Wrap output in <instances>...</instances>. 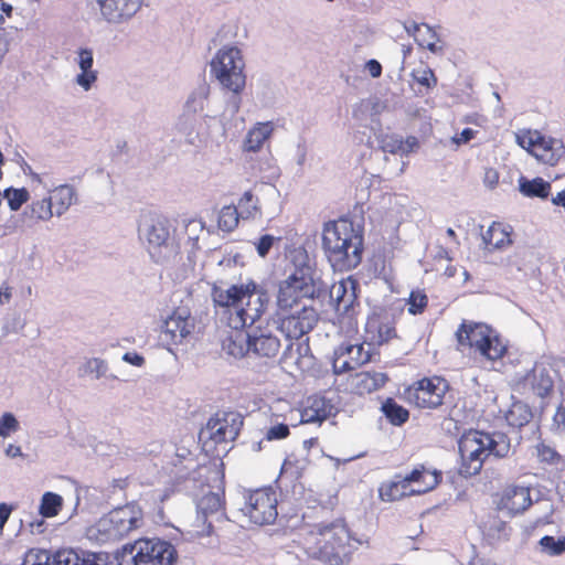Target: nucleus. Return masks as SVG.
<instances>
[{
	"instance_id": "1",
	"label": "nucleus",
	"mask_w": 565,
	"mask_h": 565,
	"mask_svg": "<svg viewBox=\"0 0 565 565\" xmlns=\"http://www.w3.org/2000/svg\"><path fill=\"white\" fill-rule=\"evenodd\" d=\"M322 247L334 270H351L362 262L363 232L349 218L330 221L323 226Z\"/></svg>"
},
{
	"instance_id": "2",
	"label": "nucleus",
	"mask_w": 565,
	"mask_h": 565,
	"mask_svg": "<svg viewBox=\"0 0 565 565\" xmlns=\"http://www.w3.org/2000/svg\"><path fill=\"white\" fill-rule=\"evenodd\" d=\"M300 263L295 270L280 284L277 305L280 309L301 307L306 301L324 300L328 282L322 279L321 271L312 266L306 253H300Z\"/></svg>"
},
{
	"instance_id": "3",
	"label": "nucleus",
	"mask_w": 565,
	"mask_h": 565,
	"mask_svg": "<svg viewBox=\"0 0 565 565\" xmlns=\"http://www.w3.org/2000/svg\"><path fill=\"white\" fill-rule=\"evenodd\" d=\"M458 450L461 459L458 472L469 478L481 471L484 460L490 456L507 458L511 451V441L502 431L470 430L459 439Z\"/></svg>"
},
{
	"instance_id": "4",
	"label": "nucleus",
	"mask_w": 565,
	"mask_h": 565,
	"mask_svg": "<svg viewBox=\"0 0 565 565\" xmlns=\"http://www.w3.org/2000/svg\"><path fill=\"white\" fill-rule=\"evenodd\" d=\"M247 296V285H232L227 289L214 286L212 298L216 307L223 308L230 335L224 341V349L235 359H242L247 354L246 309L243 300Z\"/></svg>"
},
{
	"instance_id": "5",
	"label": "nucleus",
	"mask_w": 565,
	"mask_h": 565,
	"mask_svg": "<svg viewBox=\"0 0 565 565\" xmlns=\"http://www.w3.org/2000/svg\"><path fill=\"white\" fill-rule=\"evenodd\" d=\"M356 540L350 535V531L342 522H333L324 526H318L305 537L303 548L311 558L321 561L328 565H342L348 562Z\"/></svg>"
},
{
	"instance_id": "6",
	"label": "nucleus",
	"mask_w": 565,
	"mask_h": 565,
	"mask_svg": "<svg viewBox=\"0 0 565 565\" xmlns=\"http://www.w3.org/2000/svg\"><path fill=\"white\" fill-rule=\"evenodd\" d=\"M143 524V511L137 503H127L103 515L88 529L89 539L100 544L115 543Z\"/></svg>"
},
{
	"instance_id": "7",
	"label": "nucleus",
	"mask_w": 565,
	"mask_h": 565,
	"mask_svg": "<svg viewBox=\"0 0 565 565\" xmlns=\"http://www.w3.org/2000/svg\"><path fill=\"white\" fill-rule=\"evenodd\" d=\"M115 558L118 565H173L178 553L168 541L141 537L125 544L116 552Z\"/></svg>"
},
{
	"instance_id": "8",
	"label": "nucleus",
	"mask_w": 565,
	"mask_h": 565,
	"mask_svg": "<svg viewBox=\"0 0 565 565\" xmlns=\"http://www.w3.org/2000/svg\"><path fill=\"white\" fill-rule=\"evenodd\" d=\"M244 417L236 412H217L206 423L201 431L203 449L213 456L228 451V445L239 435Z\"/></svg>"
},
{
	"instance_id": "9",
	"label": "nucleus",
	"mask_w": 565,
	"mask_h": 565,
	"mask_svg": "<svg viewBox=\"0 0 565 565\" xmlns=\"http://www.w3.org/2000/svg\"><path fill=\"white\" fill-rule=\"evenodd\" d=\"M456 337L460 345L473 348L489 361H497L507 352V345L498 333L484 323L462 321Z\"/></svg>"
},
{
	"instance_id": "10",
	"label": "nucleus",
	"mask_w": 565,
	"mask_h": 565,
	"mask_svg": "<svg viewBox=\"0 0 565 565\" xmlns=\"http://www.w3.org/2000/svg\"><path fill=\"white\" fill-rule=\"evenodd\" d=\"M244 58L236 47L221 50L211 62V73L227 89L238 93L244 89Z\"/></svg>"
},
{
	"instance_id": "11",
	"label": "nucleus",
	"mask_w": 565,
	"mask_h": 565,
	"mask_svg": "<svg viewBox=\"0 0 565 565\" xmlns=\"http://www.w3.org/2000/svg\"><path fill=\"white\" fill-rule=\"evenodd\" d=\"M554 375L552 367L536 363L526 374L516 377V390L523 394L545 397L553 391Z\"/></svg>"
},
{
	"instance_id": "12",
	"label": "nucleus",
	"mask_w": 565,
	"mask_h": 565,
	"mask_svg": "<svg viewBox=\"0 0 565 565\" xmlns=\"http://www.w3.org/2000/svg\"><path fill=\"white\" fill-rule=\"evenodd\" d=\"M277 494L271 488L257 489L249 493V522L257 525L271 524L277 519Z\"/></svg>"
},
{
	"instance_id": "13",
	"label": "nucleus",
	"mask_w": 565,
	"mask_h": 565,
	"mask_svg": "<svg viewBox=\"0 0 565 565\" xmlns=\"http://www.w3.org/2000/svg\"><path fill=\"white\" fill-rule=\"evenodd\" d=\"M317 322V312L311 305L303 303L281 319L280 329L289 339H299L310 332Z\"/></svg>"
},
{
	"instance_id": "14",
	"label": "nucleus",
	"mask_w": 565,
	"mask_h": 565,
	"mask_svg": "<svg viewBox=\"0 0 565 565\" xmlns=\"http://www.w3.org/2000/svg\"><path fill=\"white\" fill-rule=\"evenodd\" d=\"M527 145L539 161L552 167L565 157V146L561 139L542 136L539 131L530 136Z\"/></svg>"
},
{
	"instance_id": "15",
	"label": "nucleus",
	"mask_w": 565,
	"mask_h": 565,
	"mask_svg": "<svg viewBox=\"0 0 565 565\" xmlns=\"http://www.w3.org/2000/svg\"><path fill=\"white\" fill-rule=\"evenodd\" d=\"M448 383L440 377L423 379L414 390L415 403L422 408H437L443 404Z\"/></svg>"
},
{
	"instance_id": "16",
	"label": "nucleus",
	"mask_w": 565,
	"mask_h": 565,
	"mask_svg": "<svg viewBox=\"0 0 565 565\" xmlns=\"http://www.w3.org/2000/svg\"><path fill=\"white\" fill-rule=\"evenodd\" d=\"M532 503L533 501L529 487L509 486L501 493L498 502V510L508 516L513 518L524 513Z\"/></svg>"
},
{
	"instance_id": "17",
	"label": "nucleus",
	"mask_w": 565,
	"mask_h": 565,
	"mask_svg": "<svg viewBox=\"0 0 565 565\" xmlns=\"http://www.w3.org/2000/svg\"><path fill=\"white\" fill-rule=\"evenodd\" d=\"M279 167L276 164L269 149L255 158L249 156V182L254 179L275 191L274 182L279 178Z\"/></svg>"
},
{
	"instance_id": "18",
	"label": "nucleus",
	"mask_w": 565,
	"mask_h": 565,
	"mask_svg": "<svg viewBox=\"0 0 565 565\" xmlns=\"http://www.w3.org/2000/svg\"><path fill=\"white\" fill-rule=\"evenodd\" d=\"M147 249L156 262L164 257L163 249L168 247L170 239L169 221L164 216H156L146 232Z\"/></svg>"
},
{
	"instance_id": "19",
	"label": "nucleus",
	"mask_w": 565,
	"mask_h": 565,
	"mask_svg": "<svg viewBox=\"0 0 565 565\" xmlns=\"http://www.w3.org/2000/svg\"><path fill=\"white\" fill-rule=\"evenodd\" d=\"M102 15L113 23L130 19L139 10L141 0H97Z\"/></svg>"
},
{
	"instance_id": "20",
	"label": "nucleus",
	"mask_w": 565,
	"mask_h": 565,
	"mask_svg": "<svg viewBox=\"0 0 565 565\" xmlns=\"http://www.w3.org/2000/svg\"><path fill=\"white\" fill-rule=\"evenodd\" d=\"M280 347V342L270 331L260 327L249 328V352L266 359L274 358Z\"/></svg>"
},
{
	"instance_id": "21",
	"label": "nucleus",
	"mask_w": 565,
	"mask_h": 565,
	"mask_svg": "<svg viewBox=\"0 0 565 565\" xmlns=\"http://www.w3.org/2000/svg\"><path fill=\"white\" fill-rule=\"evenodd\" d=\"M333 411V405L323 396L315 395L307 398L306 406L300 412V423L321 424Z\"/></svg>"
},
{
	"instance_id": "22",
	"label": "nucleus",
	"mask_w": 565,
	"mask_h": 565,
	"mask_svg": "<svg viewBox=\"0 0 565 565\" xmlns=\"http://www.w3.org/2000/svg\"><path fill=\"white\" fill-rule=\"evenodd\" d=\"M77 64L81 73L76 75L75 82L84 90H89L97 81L98 72L93 68L94 55L90 49L81 47L77 51Z\"/></svg>"
},
{
	"instance_id": "23",
	"label": "nucleus",
	"mask_w": 565,
	"mask_h": 565,
	"mask_svg": "<svg viewBox=\"0 0 565 565\" xmlns=\"http://www.w3.org/2000/svg\"><path fill=\"white\" fill-rule=\"evenodd\" d=\"M426 471L424 466L414 468L408 475H406L401 482H392L387 487L380 489V497L384 501H395L406 494V488L412 483L416 487L420 482V479Z\"/></svg>"
},
{
	"instance_id": "24",
	"label": "nucleus",
	"mask_w": 565,
	"mask_h": 565,
	"mask_svg": "<svg viewBox=\"0 0 565 565\" xmlns=\"http://www.w3.org/2000/svg\"><path fill=\"white\" fill-rule=\"evenodd\" d=\"M193 329V323L189 318L172 315L162 326V333L167 341L178 344L186 338Z\"/></svg>"
},
{
	"instance_id": "25",
	"label": "nucleus",
	"mask_w": 565,
	"mask_h": 565,
	"mask_svg": "<svg viewBox=\"0 0 565 565\" xmlns=\"http://www.w3.org/2000/svg\"><path fill=\"white\" fill-rule=\"evenodd\" d=\"M481 236L484 249L488 252L504 249L512 243L510 232L498 222H493Z\"/></svg>"
},
{
	"instance_id": "26",
	"label": "nucleus",
	"mask_w": 565,
	"mask_h": 565,
	"mask_svg": "<svg viewBox=\"0 0 565 565\" xmlns=\"http://www.w3.org/2000/svg\"><path fill=\"white\" fill-rule=\"evenodd\" d=\"M47 198L52 202V209H55V214L61 216L75 202L76 193L72 185L62 184L54 188Z\"/></svg>"
},
{
	"instance_id": "27",
	"label": "nucleus",
	"mask_w": 565,
	"mask_h": 565,
	"mask_svg": "<svg viewBox=\"0 0 565 565\" xmlns=\"http://www.w3.org/2000/svg\"><path fill=\"white\" fill-rule=\"evenodd\" d=\"M270 299L271 297L266 289L249 280V308L254 306L253 309L255 311L254 316H249V328L256 320L262 318L263 313L270 305Z\"/></svg>"
},
{
	"instance_id": "28",
	"label": "nucleus",
	"mask_w": 565,
	"mask_h": 565,
	"mask_svg": "<svg viewBox=\"0 0 565 565\" xmlns=\"http://www.w3.org/2000/svg\"><path fill=\"white\" fill-rule=\"evenodd\" d=\"M519 191L526 198L545 200L550 196L551 183L540 177L534 179L521 177L519 179Z\"/></svg>"
},
{
	"instance_id": "29",
	"label": "nucleus",
	"mask_w": 565,
	"mask_h": 565,
	"mask_svg": "<svg viewBox=\"0 0 565 565\" xmlns=\"http://www.w3.org/2000/svg\"><path fill=\"white\" fill-rule=\"evenodd\" d=\"M533 418L531 407L521 401L513 402L505 413V420L513 428H522Z\"/></svg>"
},
{
	"instance_id": "30",
	"label": "nucleus",
	"mask_w": 565,
	"mask_h": 565,
	"mask_svg": "<svg viewBox=\"0 0 565 565\" xmlns=\"http://www.w3.org/2000/svg\"><path fill=\"white\" fill-rule=\"evenodd\" d=\"M387 380L382 372H361L355 375V387L360 394L371 393L384 386Z\"/></svg>"
},
{
	"instance_id": "31",
	"label": "nucleus",
	"mask_w": 565,
	"mask_h": 565,
	"mask_svg": "<svg viewBox=\"0 0 565 565\" xmlns=\"http://www.w3.org/2000/svg\"><path fill=\"white\" fill-rule=\"evenodd\" d=\"M275 130L273 121L256 122L249 129V152H256L263 145L270 139Z\"/></svg>"
},
{
	"instance_id": "32",
	"label": "nucleus",
	"mask_w": 565,
	"mask_h": 565,
	"mask_svg": "<svg viewBox=\"0 0 565 565\" xmlns=\"http://www.w3.org/2000/svg\"><path fill=\"white\" fill-rule=\"evenodd\" d=\"M381 411L387 420L394 426H402L409 418V412L392 397H387L382 403Z\"/></svg>"
},
{
	"instance_id": "33",
	"label": "nucleus",
	"mask_w": 565,
	"mask_h": 565,
	"mask_svg": "<svg viewBox=\"0 0 565 565\" xmlns=\"http://www.w3.org/2000/svg\"><path fill=\"white\" fill-rule=\"evenodd\" d=\"M24 215L33 223L49 221L54 215L49 198L34 200L24 211Z\"/></svg>"
},
{
	"instance_id": "34",
	"label": "nucleus",
	"mask_w": 565,
	"mask_h": 565,
	"mask_svg": "<svg viewBox=\"0 0 565 565\" xmlns=\"http://www.w3.org/2000/svg\"><path fill=\"white\" fill-rule=\"evenodd\" d=\"M370 349L371 344H367V349H365L364 343H343L340 345L341 354H348V358L351 359V364L356 369L371 361L372 354Z\"/></svg>"
},
{
	"instance_id": "35",
	"label": "nucleus",
	"mask_w": 565,
	"mask_h": 565,
	"mask_svg": "<svg viewBox=\"0 0 565 565\" xmlns=\"http://www.w3.org/2000/svg\"><path fill=\"white\" fill-rule=\"evenodd\" d=\"M539 552L550 556H561L565 553V535H544L539 541Z\"/></svg>"
},
{
	"instance_id": "36",
	"label": "nucleus",
	"mask_w": 565,
	"mask_h": 565,
	"mask_svg": "<svg viewBox=\"0 0 565 565\" xmlns=\"http://www.w3.org/2000/svg\"><path fill=\"white\" fill-rule=\"evenodd\" d=\"M196 507L199 512L202 513L204 518H207L223 509L224 497L220 493L207 492L199 499Z\"/></svg>"
},
{
	"instance_id": "37",
	"label": "nucleus",
	"mask_w": 565,
	"mask_h": 565,
	"mask_svg": "<svg viewBox=\"0 0 565 565\" xmlns=\"http://www.w3.org/2000/svg\"><path fill=\"white\" fill-rule=\"evenodd\" d=\"M367 332L377 334L380 344L388 342L391 339L396 337L395 327L390 320H373L369 322Z\"/></svg>"
},
{
	"instance_id": "38",
	"label": "nucleus",
	"mask_w": 565,
	"mask_h": 565,
	"mask_svg": "<svg viewBox=\"0 0 565 565\" xmlns=\"http://www.w3.org/2000/svg\"><path fill=\"white\" fill-rule=\"evenodd\" d=\"M63 507V499L61 495L53 492H45L42 497L40 504V513L44 518L56 516Z\"/></svg>"
},
{
	"instance_id": "39",
	"label": "nucleus",
	"mask_w": 565,
	"mask_h": 565,
	"mask_svg": "<svg viewBox=\"0 0 565 565\" xmlns=\"http://www.w3.org/2000/svg\"><path fill=\"white\" fill-rule=\"evenodd\" d=\"M358 282L354 279L348 278L342 279L338 284H334L331 288L328 287V294L333 309L340 303V300L351 290L353 287H358Z\"/></svg>"
},
{
	"instance_id": "40",
	"label": "nucleus",
	"mask_w": 565,
	"mask_h": 565,
	"mask_svg": "<svg viewBox=\"0 0 565 565\" xmlns=\"http://www.w3.org/2000/svg\"><path fill=\"white\" fill-rule=\"evenodd\" d=\"M3 196L7 199L11 211H19L21 206L29 201L30 193L25 188H8L4 190Z\"/></svg>"
},
{
	"instance_id": "41",
	"label": "nucleus",
	"mask_w": 565,
	"mask_h": 565,
	"mask_svg": "<svg viewBox=\"0 0 565 565\" xmlns=\"http://www.w3.org/2000/svg\"><path fill=\"white\" fill-rule=\"evenodd\" d=\"M380 148L385 153H402L407 154L409 153V149H406L404 141L398 138L397 136H380L379 138Z\"/></svg>"
},
{
	"instance_id": "42",
	"label": "nucleus",
	"mask_w": 565,
	"mask_h": 565,
	"mask_svg": "<svg viewBox=\"0 0 565 565\" xmlns=\"http://www.w3.org/2000/svg\"><path fill=\"white\" fill-rule=\"evenodd\" d=\"M441 480V473L437 470H427L424 472L417 487L412 488L409 493L422 494L433 490Z\"/></svg>"
},
{
	"instance_id": "43",
	"label": "nucleus",
	"mask_w": 565,
	"mask_h": 565,
	"mask_svg": "<svg viewBox=\"0 0 565 565\" xmlns=\"http://www.w3.org/2000/svg\"><path fill=\"white\" fill-rule=\"evenodd\" d=\"M22 565H54L53 554L43 548H30Z\"/></svg>"
},
{
	"instance_id": "44",
	"label": "nucleus",
	"mask_w": 565,
	"mask_h": 565,
	"mask_svg": "<svg viewBox=\"0 0 565 565\" xmlns=\"http://www.w3.org/2000/svg\"><path fill=\"white\" fill-rule=\"evenodd\" d=\"M238 216L234 205L224 206L218 214V226L225 231H232L238 224Z\"/></svg>"
},
{
	"instance_id": "45",
	"label": "nucleus",
	"mask_w": 565,
	"mask_h": 565,
	"mask_svg": "<svg viewBox=\"0 0 565 565\" xmlns=\"http://www.w3.org/2000/svg\"><path fill=\"white\" fill-rule=\"evenodd\" d=\"M414 82L425 87L426 90L434 88L437 85V77L431 68H418L412 72Z\"/></svg>"
},
{
	"instance_id": "46",
	"label": "nucleus",
	"mask_w": 565,
	"mask_h": 565,
	"mask_svg": "<svg viewBox=\"0 0 565 565\" xmlns=\"http://www.w3.org/2000/svg\"><path fill=\"white\" fill-rule=\"evenodd\" d=\"M428 302L427 296L422 290H413L408 299V312L411 315H418L424 311Z\"/></svg>"
},
{
	"instance_id": "47",
	"label": "nucleus",
	"mask_w": 565,
	"mask_h": 565,
	"mask_svg": "<svg viewBox=\"0 0 565 565\" xmlns=\"http://www.w3.org/2000/svg\"><path fill=\"white\" fill-rule=\"evenodd\" d=\"M54 565H79L78 554L71 548L58 550L53 554Z\"/></svg>"
},
{
	"instance_id": "48",
	"label": "nucleus",
	"mask_w": 565,
	"mask_h": 565,
	"mask_svg": "<svg viewBox=\"0 0 565 565\" xmlns=\"http://www.w3.org/2000/svg\"><path fill=\"white\" fill-rule=\"evenodd\" d=\"M356 289L358 287H353L351 290H349L344 298L340 300V303L334 309L338 315L348 316L350 315L351 310H353L358 299Z\"/></svg>"
},
{
	"instance_id": "49",
	"label": "nucleus",
	"mask_w": 565,
	"mask_h": 565,
	"mask_svg": "<svg viewBox=\"0 0 565 565\" xmlns=\"http://www.w3.org/2000/svg\"><path fill=\"white\" fill-rule=\"evenodd\" d=\"M335 358L333 360V371L335 374H343L349 371H353L356 367L351 364V359L348 354H341L340 347L334 352Z\"/></svg>"
},
{
	"instance_id": "50",
	"label": "nucleus",
	"mask_w": 565,
	"mask_h": 565,
	"mask_svg": "<svg viewBox=\"0 0 565 565\" xmlns=\"http://www.w3.org/2000/svg\"><path fill=\"white\" fill-rule=\"evenodd\" d=\"M277 241H279V238L275 237L274 235H262L256 242H254L257 254L263 258L266 257L274 246V243Z\"/></svg>"
},
{
	"instance_id": "51",
	"label": "nucleus",
	"mask_w": 565,
	"mask_h": 565,
	"mask_svg": "<svg viewBox=\"0 0 565 565\" xmlns=\"http://www.w3.org/2000/svg\"><path fill=\"white\" fill-rule=\"evenodd\" d=\"M19 423L11 413H6L0 417V436L8 437L11 433L17 431Z\"/></svg>"
},
{
	"instance_id": "52",
	"label": "nucleus",
	"mask_w": 565,
	"mask_h": 565,
	"mask_svg": "<svg viewBox=\"0 0 565 565\" xmlns=\"http://www.w3.org/2000/svg\"><path fill=\"white\" fill-rule=\"evenodd\" d=\"M289 426L287 424H277L271 426L266 433V440H280L289 436Z\"/></svg>"
},
{
	"instance_id": "53",
	"label": "nucleus",
	"mask_w": 565,
	"mask_h": 565,
	"mask_svg": "<svg viewBox=\"0 0 565 565\" xmlns=\"http://www.w3.org/2000/svg\"><path fill=\"white\" fill-rule=\"evenodd\" d=\"M109 555L105 552L87 553L82 565H108Z\"/></svg>"
},
{
	"instance_id": "54",
	"label": "nucleus",
	"mask_w": 565,
	"mask_h": 565,
	"mask_svg": "<svg viewBox=\"0 0 565 565\" xmlns=\"http://www.w3.org/2000/svg\"><path fill=\"white\" fill-rule=\"evenodd\" d=\"M537 456L541 459V461L547 463L555 462L559 457L558 454L553 448L544 444L537 446Z\"/></svg>"
},
{
	"instance_id": "55",
	"label": "nucleus",
	"mask_w": 565,
	"mask_h": 565,
	"mask_svg": "<svg viewBox=\"0 0 565 565\" xmlns=\"http://www.w3.org/2000/svg\"><path fill=\"white\" fill-rule=\"evenodd\" d=\"M416 42L419 46L427 49L429 52L434 54H443L444 45L439 44V41H428L426 36L416 38Z\"/></svg>"
},
{
	"instance_id": "56",
	"label": "nucleus",
	"mask_w": 565,
	"mask_h": 565,
	"mask_svg": "<svg viewBox=\"0 0 565 565\" xmlns=\"http://www.w3.org/2000/svg\"><path fill=\"white\" fill-rule=\"evenodd\" d=\"M554 422L558 427L565 430V385L562 388V401L554 415Z\"/></svg>"
},
{
	"instance_id": "57",
	"label": "nucleus",
	"mask_w": 565,
	"mask_h": 565,
	"mask_svg": "<svg viewBox=\"0 0 565 565\" xmlns=\"http://www.w3.org/2000/svg\"><path fill=\"white\" fill-rule=\"evenodd\" d=\"M476 134L477 131L472 128H465L459 135L452 138V141L457 145L467 143L475 138Z\"/></svg>"
},
{
	"instance_id": "58",
	"label": "nucleus",
	"mask_w": 565,
	"mask_h": 565,
	"mask_svg": "<svg viewBox=\"0 0 565 565\" xmlns=\"http://www.w3.org/2000/svg\"><path fill=\"white\" fill-rule=\"evenodd\" d=\"M13 511V507L8 503H0V533H2L6 523L8 522L11 513Z\"/></svg>"
},
{
	"instance_id": "59",
	"label": "nucleus",
	"mask_w": 565,
	"mask_h": 565,
	"mask_svg": "<svg viewBox=\"0 0 565 565\" xmlns=\"http://www.w3.org/2000/svg\"><path fill=\"white\" fill-rule=\"evenodd\" d=\"M365 68L369 71L370 75L373 77V78H377L381 76L382 74V65L379 61L376 60H369L366 63H365Z\"/></svg>"
},
{
	"instance_id": "60",
	"label": "nucleus",
	"mask_w": 565,
	"mask_h": 565,
	"mask_svg": "<svg viewBox=\"0 0 565 565\" xmlns=\"http://www.w3.org/2000/svg\"><path fill=\"white\" fill-rule=\"evenodd\" d=\"M483 182H484L486 186H488L489 189H494L499 182L498 172L493 169L488 170L484 174Z\"/></svg>"
},
{
	"instance_id": "61",
	"label": "nucleus",
	"mask_w": 565,
	"mask_h": 565,
	"mask_svg": "<svg viewBox=\"0 0 565 565\" xmlns=\"http://www.w3.org/2000/svg\"><path fill=\"white\" fill-rule=\"evenodd\" d=\"M269 367H270V364L268 361H266L263 365H262V370L258 372V374L253 379V383L254 384H262V383H265L266 380H267V373L269 371Z\"/></svg>"
},
{
	"instance_id": "62",
	"label": "nucleus",
	"mask_w": 565,
	"mask_h": 565,
	"mask_svg": "<svg viewBox=\"0 0 565 565\" xmlns=\"http://www.w3.org/2000/svg\"><path fill=\"white\" fill-rule=\"evenodd\" d=\"M423 28L425 29L424 32L420 31V33L418 34L417 38H422V36H426V39H428V41H439V35L437 34V32L435 31V29L433 26H430L429 24L427 23H423Z\"/></svg>"
},
{
	"instance_id": "63",
	"label": "nucleus",
	"mask_w": 565,
	"mask_h": 565,
	"mask_svg": "<svg viewBox=\"0 0 565 565\" xmlns=\"http://www.w3.org/2000/svg\"><path fill=\"white\" fill-rule=\"evenodd\" d=\"M124 360L136 366H141L145 362L143 356L139 355L138 353L130 352L124 355Z\"/></svg>"
},
{
	"instance_id": "64",
	"label": "nucleus",
	"mask_w": 565,
	"mask_h": 565,
	"mask_svg": "<svg viewBox=\"0 0 565 565\" xmlns=\"http://www.w3.org/2000/svg\"><path fill=\"white\" fill-rule=\"evenodd\" d=\"M422 26H423V23L422 24L416 23V22L404 23V29L407 32V34L411 35V36H414L415 39L420 33V28Z\"/></svg>"
}]
</instances>
